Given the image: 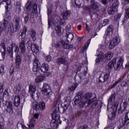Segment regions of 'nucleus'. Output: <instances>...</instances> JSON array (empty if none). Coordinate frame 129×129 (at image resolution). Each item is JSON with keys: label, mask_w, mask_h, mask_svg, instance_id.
<instances>
[{"label": "nucleus", "mask_w": 129, "mask_h": 129, "mask_svg": "<svg viewBox=\"0 0 129 129\" xmlns=\"http://www.w3.org/2000/svg\"><path fill=\"white\" fill-rule=\"evenodd\" d=\"M20 103H21V97H20V95H15L14 102V104L15 106H16V107H18V106L20 105Z\"/></svg>", "instance_id": "obj_23"}, {"label": "nucleus", "mask_w": 129, "mask_h": 129, "mask_svg": "<svg viewBox=\"0 0 129 129\" xmlns=\"http://www.w3.org/2000/svg\"><path fill=\"white\" fill-rule=\"evenodd\" d=\"M92 97V94L90 93H87L85 94L83 97H82V100H85V102H88V99L89 98H91Z\"/></svg>", "instance_id": "obj_29"}, {"label": "nucleus", "mask_w": 129, "mask_h": 129, "mask_svg": "<svg viewBox=\"0 0 129 129\" xmlns=\"http://www.w3.org/2000/svg\"><path fill=\"white\" fill-rule=\"evenodd\" d=\"M41 68V62L39 61V59L36 57L33 61V68L32 70L34 72H38Z\"/></svg>", "instance_id": "obj_10"}, {"label": "nucleus", "mask_w": 129, "mask_h": 129, "mask_svg": "<svg viewBox=\"0 0 129 129\" xmlns=\"http://www.w3.org/2000/svg\"><path fill=\"white\" fill-rule=\"evenodd\" d=\"M40 70L41 72H43V73H47V71L49 70V65L46 63H44L42 65Z\"/></svg>", "instance_id": "obj_24"}, {"label": "nucleus", "mask_w": 129, "mask_h": 129, "mask_svg": "<svg viewBox=\"0 0 129 129\" xmlns=\"http://www.w3.org/2000/svg\"><path fill=\"white\" fill-rule=\"evenodd\" d=\"M14 51L16 53H19L20 51V48H19V46L18 45L15 46V49Z\"/></svg>", "instance_id": "obj_60"}, {"label": "nucleus", "mask_w": 129, "mask_h": 129, "mask_svg": "<svg viewBox=\"0 0 129 129\" xmlns=\"http://www.w3.org/2000/svg\"><path fill=\"white\" fill-rule=\"evenodd\" d=\"M48 15V29H50L51 25L55 24V18L56 17V14L52 11V7H50L47 9Z\"/></svg>", "instance_id": "obj_4"}, {"label": "nucleus", "mask_w": 129, "mask_h": 129, "mask_svg": "<svg viewBox=\"0 0 129 129\" xmlns=\"http://www.w3.org/2000/svg\"><path fill=\"white\" fill-rule=\"evenodd\" d=\"M29 33L33 41H36V40H37V34L36 33V31L33 29H31L29 31Z\"/></svg>", "instance_id": "obj_25"}, {"label": "nucleus", "mask_w": 129, "mask_h": 129, "mask_svg": "<svg viewBox=\"0 0 129 129\" xmlns=\"http://www.w3.org/2000/svg\"><path fill=\"white\" fill-rule=\"evenodd\" d=\"M29 93H30L31 95L36 92V86H29Z\"/></svg>", "instance_id": "obj_33"}, {"label": "nucleus", "mask_w": 129, "mask_h": 129, "mask_svg": "<svg viewBox=\"0 0 129 129\" xmlns=\"http://www.w3.org/2000/svg\"><path fill=\"white\" fill-rule=\"evenodd\" d=\"M45 60H46L47 62H50L51 60H52V57L50 55H46L44 57Z\"/></svg>", "instance_id": "obj_50"}, {"label": "nucleus", "mask_w": 129, "mask_h": 129, "mask_svg": "<svg viewBox=\"0 0 129 129\" xmlns=\"http://www.w3.org/2000/svg\"><path fill=\"white\" fill-rule=\"evenodd\" d=\"M76 87H77V85H75L72 86L71 87L69 88L68 89L69 91H74V90L76 89Z\"/></svg>", "instance_id": "obj_51"}, {"label": "nucleus", "mask_w": 129, "mask_h": 129, "mask_svg": "<svg viewBox=\"0 0 129 129\" xmlns=\"http://www.w3.org/2000/svg\"><path fill=\"white\" fill-rule=\"evenodd\" d=\"M57 110L58 108H56L53 111V113L52 114V117H53L55 121L60 120V115L57 114Z\"/></svg>", "instance_id": "obj_26"}, {"label": "nucleus", "mask_w": 129, "mask_h": 129, "mask_svg": "<svg viewBox=\"0 0 129 129\" xmlns=\"http://www.w3.org/2000/svg\"><path fill=\"white\" fill-rule=\"evenodd\" d=\"M112 57H113V53L110 52H107L104 56V58L107 61H110Z\"/></svg>", "instance_id": "obj_28"}, {"label": "nucleus", "mask_w": 129, "mask_h": 129, "mask_svg": "<svg viewBox=\"0 0 129 129\" xmlns=\"http://www.w3.org/2000/svg\"><path fill=\"white\" fill-rule=\"evenodd\" d=\"M21 84H18L16 87L14 89V92L16 93V94H18V93H20V91H21Z\"/></svg>", "instance_id": "obj_42"}, {"label": "nucleus", "mask_w": 129, "mask_h": 129, "mask_svg": "<svg viewBox=\"0 0 129 129\" xmlns=\"http://www.w3.org/2000/svg\"><path fill=\"white\" fill-rule=\"evenodd\" d=\"M6 111H7L11 116H14V115H15V112H14V109H13V103H12V101H9L8 102L6 103Z\"/></svg>", "instance_id": "obj_8"}, {"label": "nucleus", "mask_w": 129, "mask_h": 129, "mask_svg": "<svg viewBox=\"0 0 129 129\" xmlns=\"http://www.w3.org/2000/svg\"><path fill=\"white\" fill-rule=\"evenodd\" d=\"M115 111H114L113 112H112L110 114H109L108 115V118L111 120H113L114 118H115V115H116Z\"/></svg>", "instance_id": "obj_39"}, {"label": "nucleus", "mask_w": 129, "mask_h": 129, "mask_svg": "<svg viewBox=\"0 0 129 129\" xmlns=\"http://www.w3.org/2000/svg\"><path fill=\"white\" fill-rule=\"evenodd\" d=\"M21 22L22 19L19 16H15L13 21V32H19L21 28Z\"/></svg>", "instance_id": "obj_5"}, {"label": "nucleus", "mask_w": 129, "mask_h": 129, "mask_svg": "<svg viewBox=\"0 0 129 129\" xmlns=\"http://www.w3.org/2000/svg\"><path fill=\"white\" fill-rule=\"evenodd\" d=\"M101 24H102V27H104L105 26H106V25H108L109 23V20L106 19H104L101 21Z\"/></svg>", "instance_id": "obj_45"}, {"label": "nucleus", "mask_w": 129, "mask_h": 129, "mask_svg": "<svg viewBox=\"0 0 129 129\" xmlns=\"http://www.w3.org/2000/svg\"><path fill=\"white\" fill-rule=\"evenodd\" d=\"M100 2L104 6L108 4V0H100Z\"/></svg>", "instance_id": "obj_54"}, {"label": "nucleus", "mask_w": 129, "mask_h": 129, "mask_svg": "<svg viewBox=\"0 0 129 129\" xmlns=\"http://www.w3.org/2000/svg\"><path fill=\"white\" fill-rule=\"evenodd\" d=\"M82 113V111H81V109H78V110L76 112V114L78 115H80Z\"/></svg>", "instance_id": "obj_63"}, {"label": "nucleus", "mask_w": 129, "mask_h": 129, "mask_svg": "<svg viewBox=\"0 0 129 129\" xmlns=\"http://www.w3.org/2000/svg\"><path fill=\"white\" fill-rule=\"evenodd\" d=\"M109 76H110V72H108L106 74H102L100 75L99 78V82H106V81H108V79H109Z\"/></svg>", "instance_id": "obj_9"}, {"label": "nucleus", "mask_w": 129, "mask_h": 129, "mask_svg": "<svg viewBox=\"0 0 129 129\" xmlns=\"http://www.w3.org/2000/svg\"><path fill=\"white\" fill-rule=\"evenodd\" d=\"M41 91L43 94H45V95H49L52 90H51L50 86L48 84L45 83L44 84L43 86L41 89Z\"/></svg>", "instance_id": "obj_11"}, {"label": "nucleus", "mask_w": 129, "mask_h": 129, "mask_svg": "<svg viewBox=\"0 0 129 129\" xmlns=\"http://www.w3.org/2000/svg\"><path fill=\"white\" fill-rule=\"evenodd\" d=\"M46 108V106L45 105V103L44 102L41 101L39 102V104H35L34 107H33V109L35 110L38 111L39 110H44Z\"/></svg>", "instance_id": "obj_14"}, {"label": "nucleus", "mask_w": 129, "mask_h": 129, "mask_svg": "<svg viewBox=\"0 0 129 129\" xmlns=\"http://www.w3.org/2000/svg\"><path fill=\"white\" fill-rule=\"evenodd\" d=\"M40 96V93H33L31 94V97L34 100H37V99H39V97Z\"/></svg>", "instance_id": "obj_38"}, {"label": "nucleus", "mask_w": 129, "mask_h": 129, "mask_svg": "<svg viewBox=\"0 0 129 129\" xmlns=\"http://www.w3.org/2000/svg\"><path fill=\"white\" fill-rule=\"evenodd\" d=\"M60 99H61V95H59L58 97H57V99L56 100V104L54 105V107H56V106H57V104L58 103V102L59 103L61 102V100H60Z\"/></svg>", "instance_id": "obj_56"}, {"label": "nucleus", "mask_w": 129, "mask_h": 129, "mask_svg": "<svg viewBox=\"0 0 129 129\" xmlns=\"http://www.w3.org/2000/svg\"><path fill=\"white\" fill-rule=\"evenodd\" d=\"M118 8V2L116 1L112 4V8L108 9V14L109 15H113L115 12L117 11V8Z\"/></svg>", "instance_id": "obj_13"}, {"label": "nucleus", "mask_w": 129, "mask_h": 129, "mask_svg": "<svg viewBox=\"0 0 129 129\" xmlns=\"http://www.w3.org/2000/svg\"><path fill=\"white\" fill-rule=\"evenodd\" d=\"M60 44H62V46L64 49H70L71 48H73V45L72 44H69L68 43L65 42L64 40H60Z\"/></svg>", "instance_id": "obj_22"}, {"label": "nucleus", "mask_w": 129, "mask_h": 129, "mask_svg": "<svg viewBox=\"0 0 129 129\" xmlns=\"http://www.w3.org/2000/svg\"><path fill=\"white\" fill-rule=\"evenodd\" d=\"M7 53L11 58H13V48L11 47H7Z\"/></svg>", "instance_id": "obj_36"}, {"label": "nucleus", "mask_w": 129, "mask_h": 129, "mask_svg": "<svg viewBox=\"0 0 129 129\" xmlns=\"http://www.w3.org/2000/svg\"><path fill=\"white\" fill-rule=\"evenodd\" d=\"M83 94L82 92H79L76 94L74 100V103L75 105H79L80 107H83L85 106H89L90 104H92L91 106V108H95V107L97 105V99L96 97H94L91 99H89L88 102H85V100L82 99V96Z\"/></svg>", "instance_id": "obj_1"}, {"label": "nucleus", "mask_w": 129, "mask_h": 129, "mask_svg": "<svg viewBox=\"0 0 129 129\" xmlns=\"http://www.w3.org/2000/svg\"><path fill=\"white\" fill-rule=\"evenodd\" d=\"M1 47V54H2V60H4L5 59V57L6 56V50L7 49V47H6V43L5 42H2L1 43L0 45Z\"/></svg>", "instance_id": "obj_17"}, {"label": "nucleus", "mask_w": 129, "mask_h": 129, "mask_svg": "<svg viewBox=\"0 0 129 129\" xmlns=\"http://www.w3.org/2000/svg\"><path fill=\"white\" fill-rule=\"evenodd\" d=\"M55 32L57 35H58L59 36H62V32H61V27H57L55 29Z\"/></svg>", "instance_id": "obj_47"}, {"label": "nucleus", "mask_w": 129, "mask_h": 129, "mask_svg": "<svg viewBox=\"0 0 129 129\" xmlns=\"http://www.w3.org/2000/svg\"><path fill=\"white\" fill-rule=\"evenodd\" d=\"M16 4L17 9H18L19 12H21V3L19 2H17Z\"/></svg>", "instance_id": "obj_57"}, {"label": "nucleus", "mask_w": 129, "mask_h": 129, "mask_svg": "<svg viewBox=\"0 0 129 129\" xmlns=\"http://www.w3.org/2000/svg\"><path fill=\"white\" fill-rule=\"evenodd\" d=\"M88 3H89V0H86ZM100 7H101V5L100 3L95 2V0H91L90 1V6L88 8V10L89 11H93L94 12H97L99 11V9H100Z\"/></svg>", "instance_id": "obj_6"}, {"label": "nucleus", "mask_w": 129, "mask_h": 129, "mask_svg": "<svg viewBox=\"0 0 129 129\" xmlns=\"http://www.w3.org/2000/svg\"><path fill=\"white\" fill-rule=\"evenodd\" d=\"M124 59L123 57H120L117 64L115 66V64H116V58H114L108 63V65L106 67V70L108 71V72L111 70L114 67V69L116 71H119L120 70V68H121V66H122V64L123 63V61Z\"/></svg>", "instance_id": "obj_3"}, {"label": "nucleus", "mask_w": 129, "mask_h": 129, "mask_svg": "<svg viewBox=\"0 0 129 129\" xmlns=\"http://www.w3.org/2000/svg\"><path fill=\"white\" fill-rule=\"evenodd\" d=\"M79 129H88V126H87V125L85 124L83 126H81Z\"/></svg>", "instance_id": "obj_61"}, {"label": "nucleus", "mask_w": 129, "mask_h": 129, "mask_svg": "<svg viewBox=\"0 0 129 129\" xmlns=\"http://www.w3.org/2000/svg\"><path fill=\"white\" fill-rule=\"evenodd\" d=\"M22 63V57L20 56V54H18L16 56L15 64L17 68H20V66Z\"/></svg>", "instance_id": "obj_21"}, {"label": "nucleus", "mask_w": 129, "mask_h": 129, "mask_svg": "<svg viewBox=\"0 0 129 129\" xmlns=\"http://www.w3.org/2000/svg\"><path fill=\"white\" fill-rule=\"evenodd\" d=\"M113 31V26L112 25H110L107 29V31L105 32V35L107 36L108 35H112V33Z\"/></svg>", "instance_id": "obj_30"}, {"label": "nucleus", "mask_w": 129, "mask_h": 129, "mask_svg": "<svg viewBox=\"0 0 129 129\" xmlns=\"http://www.w3.org/2000/svg\"><path fill=\"white\" fill-rule=\"evenodd\" d=\"M70 104H68V103H64L63 106L60 107V108H59V107H57V110L59 111L60 113H64L66 110L68 109V107H69V105Z\"/></svg>", "instance_id": "obj_18"}, {"label": "nucleus", "mask_w": 129, "mask_h": 129, "mask_svg": "<svg viewBox=\"0 0 129 129\" xmlns=\"http://www.w3.org/2000/svg\"><path fill=\"white\" fill-rule=\"evenodd\" d=\"M64 103H68V104H70L71 103V97L68 96L66 98V101Z\"/></svg>", "instance_id": "obj_49"}, {"label": "nucleus", "mask_w": 129, "mask_h": 129, "mask_svg": "<svg viewBox=\"0 0 129 129\" xmlns=\"http://www.w3.org/2000/svg\"><path fill=\"white\" fill-rule=\"evenodd\" d=\"M127 113H128V112L126 113L124 119L122 120V124L123 125H127L129 123V118Z\"/></svg>", "instance_id": "obj_31"}, {"label": "nucleus", "mask_w": 129, "mask_h": 129, "mask_svg": "<svg viewBox=\"0 0 129 129\" xmlns=\"http://www.w3.org/2000/svg\"><path fill=\"white\" fill-rule=\"evenodd\" d=\"M128 104V103L127 102L125 101L123 103L122 106L120 105L118 109V113H122V112H123V111L126 109V107H127Z\"/></svg>", "instance_id": "obj_16"}, {"label": "nucleus", "mask_w": 129, "mask_h": 129, "mask_svg": "<svg viewBox=\"0 0 129 129\" xmlns=\"http://www.w3.org/2000/svg\"><path fill=\"white\" fill-rule=\"evenodd\" d=\"M4 74H5V67L4 66H2L1 67V69H0V74L3 75Z\"/></svg>", "instance_id": "obj_53"}, {"label": "nucleus", "mask_w": 129, "mask_h": 129, "mask_svg": "<svg viewBox=\"0 0 129 129\" xmlns=\"http://www.w3.org/2000/svg\"><path fill=\"white\" fill-rule=\"evenodd\" d=\"M34 5V1L33 0L28 1L25 5V8L27 12H31L32 10V6Z\"/></svg>", "instance_id": "obj_20"}, {"label": "nucleus", "mask_w": 129, "mask_h": 129, "mask_svg": "<svg viewBox=\"0 0 129 129\" xmlns=\"http://www.w3.org/2000/svg\"><path fill=\"white\" fill-rule=\"evenodd\" d=\"M66 37L67 41H72L74 38V34L71 32H68L66 33Z\"/></svg>", "instance_id": "obj_32"}, {"label": "nucleus", "mask_w": 129, "mask_h": 129, "mask_svg": "<svg viewBox=\"0 0 129 129\" xmlns=\"http://www.w3.org/2000/svg\"><path fill=\"white\" fill-rule=\"evenodd\" d=\"M116 96V93H115V92H114L109 97L108 104H107V110H108V108H109V105L112 104V103L114 102V100H115Z\"/></svg>", "instance_id": "obj_15"}, {"label": "nucleus", "mask_w": 129, "mask_h": 129, "mask_svg": "<svg viewBox=\"0 0 129 129\" xmlns=\"http://www.w3.org/2000/svg\"><path fill=\"white\" fill-rule=\"evenodd\" d=\"M121 86L124 87V86H129V82L128 81L126 80H121Z\"/></svg>", "instance_id": "obj_43"}, {"label": "nucleus", "mask_w": 129, "mask_h": 129, "mask_svg": "<svg viewBox=\"0 0 129 129\" xmlns=\"http://www.w3.org/2000/svg\"><path fill=\"white\" fill-rule=\"evenodd\" d=\"M70 15H71V11H63L61 13V16H62V18L64 20H67V19L70 17Z\"/></svg>", "instance_id": "obj_27"}, {"label": "nucleus", "mask_w": 129, "mask_h": 129, "mask_svg": "<svg viewBox=\"0 0 129 129\" xmlns=\"http://www.w3.org/2000/svg\"><path fill=\"white\" fill-rule=\"evenodd\" d=\"M101 60H102V58L101 57H98L95 60L96 64L98 65L99 63H100Z\"/></svg>", "instance_id": "obj_52"}, {"label": "nucleus", "mask_w": 129, "mask_h": 129, "mask_svg": "<svg viewBox=\"0 0 129 129\" xmlns=\"http://www.w3.org/2000/svg\"><path fill=\"white\" fill-rule=\"evenodd\" d=\"M45 77L43 76H40L38 77L35 79V82L36 83H39V82H41V81H43L44 80Z\"/></svg>", "instance_id": "obj_41"}, {"label": "nucleus", "mask_w": 129, "mask_h": 129, "mask_svg": "<svg viewBox=\"0 0 129 129\" xmlns=\"http://www.w3.org/2000/svg\"><path fill=\"white\" fill-rule=\"evenodd\" d=\"M27 31H28L27 28L24 27L20 34L21 37V41L19 44V48L20 49L21 53L23 55L26 54V46H25L26 43L28 44V49L34 50V48H32L33 45H34V44L32 43V41L29 37H27L26 36Z\"/></svg>", "instance_id": "obj_2"}, {"label": "nucleus", "mask_w": 129, "mask_h": 129, "mask_svg": "<svg viewBox=\"0 0 129 129\" xmlns=\"http://www.w3.org/2000/svg\"><path fill=\"white\" fill-rule=\"evenodd\" d=\"M39 117V113H36L34 114L33 117L31 119L29 125V127L30 129H34V127L35 126L36 124V119H38Z\"/></svg>", "instance_id": "obj_12"}, {"label": "nucleus", "mask_w": 129, "mask_h": 129, "mask_svg": "<svg viewBox=\"0 0 129 129\" xmlns=\"http://www.w3.org/2000/svg\"><path fill=\"white\" fill-rule=\"evenodd\" d=\"M23 17L24 19V24H27L29 22V13L26 12L24 13L23 15Z\"/></svg>", "instance_id": "obj_34"}, {"label": "nucleus", "mask_w": 129, "mask_h": 129, "mask_svg": "<svg viewBox=\"0 0 129 129\" xmlns=\"http://www.w3.org/2000/svg\"><path fill=\"white\" fill-rule=\"evenodd\" d=\"M115 127V122H113L112 123H110V124L107 126L104 129H114Z\"/></svg>", "instance_id": "obj_44"}, {"label": "nucleus", "mask_w": 129, "mask_h": 129, "mask_svg": "<svg viewBox=\"0 0 129 129\" xmlns=\"http://www.w3.org/2000/svg\"><path fill=\"white\" fill-rule=\"evenodd\" d=\"M32 48L34 49V50H31L32 52H38L39 51V46L36 44H33L32 45Z\"/></svg>", "instance_id": "obj_46"}, {"label": "nucleus", "mask_w": 129, "mask_h": 129, "mask_svg": "<svg viewBox=\"0 0 129 129\" xmlns=\"http://www.w3.org/2000/svg\"><path fill=\"white\" fill-rule=\"evenodd\" d=\"M38 6L37 4H34L33 5L32 10L31 12V15L33 17H37L38 16Z\"/></svg>", "instance_id": "obj_19"}, {"label": "nucleus", "mask_w": 129, "mask_h": 129, "mask_svg": "<svg viewBox=\"0 0 129 129\" xmlns=\"http://www.w3.org/2000/svg\"><path fill=\"white\" fill-rule=\"evenodd\" d=\"M60 46H61V43H60V42H57L55 44V48H57V49L60 48Z\"/></svg>", "instance_id": "obj_64"}, {"label": "nucleus", "mask_w": 129, "mask_h": 129, "mask_svg": "<svg viewBox=\"0 0 129 129\" xmlns=\"http://www.w3.org/2000/svg\"><path fill=\"white\" fill-rule=\"evenodd\" d=\"M59 24H60V25H65V19H59Z\"/></svg>", "instance_id": "obj_58"}, {"label": "nucleus", "mask_w": 129, "mask_h": 129, "mask_svg": "<svg viewBox=\"0 0 129 129\" xmlns=\"http://www.w3.org/2000/svg\"><path fill=\"white\" fill-rule=\"evenodd\" d=\"M75 3L77 7H80V5H81V2H80V0H75Z\"/></svg>", "instance_id": "obj_55"}, {"label": "nucleus", "mask_w": 129, "mask_h": 129, "mask_svg": "<svg viewBox=\"0 0 129 129\" xmlns=\"http://www.w3.org/2000/svg\"><path fill=\"white\" fill-rule=\"evenodd\" d=\"M119 42H120V39L119 37L116 36L112 40L110 41L109 44V49L111 50L113 49L116 46H117L118 44H119Z\"/></svg>", "instance_id": "obj_7"}, {"label": "nucleus", "mask_w": 129, "mask_h": 129, "mask_svg": "<svg viewBox=\"0 0 129 129\" xmlns=\"http://www.w3.org/2000/svg\"><path fill=\"white\" fill-rule=\"evenodd\" d=\"M86 74H87V71H85L83 74H80L79 75V77L81 81H83V80L85 78V76H86Z\"/></svg>", "instance_id": "obj_40"}, {"label": "nucleus", "mask_w": 129, "mask_h": 129, "mask_svg": "<svg viewBox=\"0 0 129 129\" xmlns=\"http://www.w3.org/2000/svg\"><path fill=\"white\" fill-rule=\"evenodd\" d=\"M119 82H120V80L117 81V82H115L112 86V88H113V87H115V86H116V85H117V84H118Z\"/></svg>", "instance_id": "obj_62"}, {"label": "nucleus", "mask_w": 129, "mask_h": 129, "mask_svg": "<svg viewBox=\"0 0 129 129\" xmlns=\"http://www.w3.org/2000/svg\"><path fill=\"white\" fill-rule=\"evenodd\" d=\"M18 126H21V127H22V128H24V129H29L28 128V127L24 126V125L21 124V123H18L17 124V127Z\"/></svg>", "instance_id": "obj_59"}, {"label": "nucleus", "mask_w": 129, "mask_h": 129, "mask_svg": "<svg viewBox=\"0 0 129 129\" xmlns=\"http://www.w3.org/2000/svg\"><path fill=\"white\" fill-rule=\"evenodd\" d=\"M111 105L110 107H114V111H116L117 110V107L118 106V102L114 101L112 104H110Z\"/></svg>", "instance_id": "obj_35"}, {"label": "nucleus", "mask_w": 129, "mask_h": 129, "mask_svg": "<svg viewBox=\"0 0 129 129\" xmlns=\"http://www.w3.org/2000/svg\"><path fill=\"white\" fill-rule=\"evenodd\" d=\"M102 50H100L99 48L97 50V57H101L102 58L103 55H104V53L102 51Z\"/></svg>", "instance_id": "obj_48"}, {"label": "nucleus", "mask_w": 129, "mask_h": 129, "mask_svg": "<svg viewBox=\"0 0 129 129\" xmlns=\"http://www.w3.org/2000/svg\"><path fill=\"white\" fill-rule=\"evenodd\" d=\"M56 63H58V64H65L66 60L65 58L59 57L56 59Z\"/></svg>", "instance_id": "obj_37"}]
</instances>
